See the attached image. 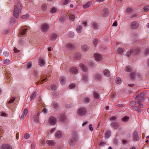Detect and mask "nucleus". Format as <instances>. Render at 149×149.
Segmentation results:
<instances>
[{
	"label": "nucleus",
	"instance_id": "obj_1",
	"mask_svg": "<svg viewBox=\"0 0 149 149\" xmlns=\"http://www.w3.org/2000/svg\"><path fill=\"white\" fill-rule=\"evenodd\" d=\"M22 8L21 4L19 1H17V4L15 5L14 10L13 16L16 18H17L19 16Z\"/></svg>",
	"mask_w": 149,
	"mask_h": 149
},
{
	"label": "nucleus",
	"instance_id": "obj_2",
	"mask_svg": "<svg viewBox=\"0 0 149 149\" xmlns=\"http://www.w3.org/2000/svg\"><path fill=\"white\" fill-rule=\"evenodd\" d=\"M139 52V48H133L127 52L126 54V55L127 56H129L132 54L136 55Z\"/></svg>",
	"mask_w": 149,
	"mask_h": 149
},
{
	"label": "nucleus",
	"instance_id": "obj_3",
	"mask_svg": "<svg viewBox=\"0 0 149 149\" xmlns=\"http://www.w3.org/2000/svg\"><path fill=\"white\" fill-rule=\"evenodd\" d=\"M77 112L79 115L84 116L87 113V110L84 107H82L78 109Z\"/></svg>",
	"mask_w": 149,
	"mask_h": 149
},
{
	"label": "nucleus",
	"instance_id": "obj_4",
	"mask_svg": "<svg viewBox=\"0 0 149 149\" xmlns=\"http://www.w3.org/2000/svg\"><path fill=\"white\" fill-rule=\"evenodd\" d=\"M77 139V135L70 138L69 140V143L70 145L71 146L74 145L76 143Z\"/></svg>",
	"mask_w": 149,
	"mask_h": 149
},
{
	"label": "nucleus",
	"instance_id": "obj_5",
	"mask_svg": "<svg viewBox=\"0 0 149 149\" xmlns=\"http://www.w3.org/2000/svg\"><path fill=\"white\" fill-rule=\"evenodd\" d=\"M139 26V23L135 21L132 22L130 25V28L132 29H136Z\"/></svg>",
	"mask_w": 149,
	"mask_h": 149
},
{
	"label": "nucleus",
	"instance_id": "obj_6",
	"mask_svg": "<svg viewBox=\"0 0 149 149\" xmlns=\"http://www.w3.org/2000/svg\"><path fill=\"white\" fill-rule=\"evenodd\" d=\"M133 139L134 141H138L139 140V135L136 131L134 132L133 135Z\"/></svg>",
	"mask_w": 149,
	"mask_h": 149
},
{
	"label": "nucleus",
	"instance_id": "obj_7",
	"mask_svg": "<svg viewBox=\"0 0 149 149\" xmlns=\"http://www.w3.org/2000/svg\"><path fill=\"white\" fill-rule=\"evenodd\" d=\"M94 56L95 60L97 61H100L103 59L102 56L100 54L95 53Z\"/></svg>",
	"mask_w": 149,
	"mask_h": 149
},
{
	"label": "nucleus",
	"instance_id": "obj_8",
	"mask_svg": "<svg viewBox=\"0 0 149 149\" xmlns=\"http://www.w3.org/2000/svg\"><path fill=\"white\" fill-rule=\"evenodd\" d=\"M49 25L47 24H44L41 26V29L43 32H46L49 29Z\"/></svg>",
	"mask_w": 149,
	"mask_h": 149
},
{
	"label": "nucleus",
	"instance_id": "obj_9",
	"mask_svg": "<svg viewBox=\"0 0 149 149\" xmlns=\"http://www.w3.org/2000/svg\"><path fill=\"white\" fill-rule=\"evenodd\" d=\"M56 118L53 116L50 117L49 119V122L51 125H54L56 123Z\"/></svg>",
	"mask_w": 149,
	"mask_h": 149
},
{
	"label": "nucleus",
	"instance_id": "obj_10",
	"mask_svg": "<svg viewBox=\"0 0 149 149\" xmlns=\"http://www.w3.org/2000/svg\"><path fill=\"white\" fill-rule=\"evenodd\" d=\"M109 12V9L107 8H105L102 13V15L103 17H106L108 16Z\"/></svg>",
	"mask_w": 149,
	"mask_h": 149
},
{
	"label": "nucleus",
	"instance_id": "obj_11",
	"mask_svg": "<svg viewBox=\"0 0 149 149\" xmlns=\"http://www.w3.org/2000/svg\"><path fill=\"white\" fill-rule=\"evenodd\" d=\"M79 66L84 72H86L88 70L87 67L84 64L80 63Z\"/></svg>",
	"mask_w": 149,
	"mask_h": 149
},
{
	"label": "nucleus",
	"instance_id": "obj_12",
	"mask_svg": "<svg viewBox=\"0 0 149 149\" xmlns=\"http://www.w3.org/2000/svg\"><path fill=\"white\" fill-rule=\"evenodd\" d=\"M111 126L114 129H116L118 127L119 125L117 122L113 121L111 123Z\"/></svg>",
	"mask_w": 149,
	"mask_h": 149
},
{
	"label": "nucleus",
	"instance_id": "obj_13",
	"mask_svg": "<svg viewBox=\"0 0 149 149\" xmlns=\"http://www.w3.org/2000/svg\"><path fill=\"white\" fill-rule=\"evenodd\" d=\"M1 149H12L11 147L8 144H5L2 145Z\"/></svg>",
	"mask_w": 149,
	"mask_h": 149
},
{
	"label": "nucleus",
	"instance_id": "obj_14",
	"mask_svg": "<svg viewBox=\"0 0 149 149\" xmlns=\"http://www.w3.org/2000/svg\"><path fill=\"white\" fill-rule=\"evenodd\" d=\"M102 77L101 75L99 74H96L95 75L94 78L95 79L97 80H100L101 79Z\"/></svg>",
	"mask_w": 149,
	"mask_h": 149
},
{
	"label": "nucleus",
	"instance_id": "obj_15",
	"mask_svg": "<svg viewBox=\"0 0 149 149\" xmlns=\"http://www.w3.org/2000/svg\"><path fill=\"white\" fill-rule=\"evenodd\" d=\"M59 81L61 85H64L66 82V80L65 77L63 76L61 77L59 79Z\"/></svg>",
	"mask_w": 149,
	"mask_h": 149
},
{
	"label": "nucleus",
	"instance_id": "obj_16",
	"mask_svg": "<svg viewBox=\"0 0 149 149\" xmlns=\"http://www.w3.org/2000/svg\"><path fill=\"white\" fill-rule=\"evenodd\" d=\"M47 143L49 146H53L55 144V142L53 140H48L46 141Z\"/></svg>",
	"mask_w": 149,
	"mask_h": 149
},
{
	"label": "nucleus",
	"instance_id": "obj_17",
	"mask_svg": "<svg viewBox=\"0 0 149 149\" xmlns=\"http://www.w3.org/2000/svg\"><path fill=\"white\" fill-rule=\"evenodd\" d=\"M51 106L52 108L53 109V110H56L58 107V106L57 104L54 102L52 103Z\"/></svg>",
	"mask_w": 149,
	"mask_h": 149
},
{
	"label": "nucleus",
	"instance_id": "obj_18",
	"mask_svg": "<svg viewBox=\"0 0 149 149\" xmlns=\"http://www.w3.org/2000/svg\"><path fill=\"white\" fill-rule=\"evenodd\" d=\"M23 30L22 31H20V33L19 34V36H22L24 35L26 33V31L28 30V28H26L24 29H22Z\"/></svg>",
	"mask_w": 149,
	"mask_h": 149
},
{
	"label": "nucleus",
	"instance_id": "obj_19",
	"mask_svg": "<svg viewBox=\"0 0 149 149\" xmlns=\"http://www.w3.org/2000/svg\"><path fill=\"white\" fill-rule=\"evenodd\" d=\"M62 136V134L61 132L58 131L55 134V136L56 138H61Z\"/></svg>",
	"mask_w": 149,
	"mask_h": 149
},
{
	"label": "nucleus",
	"instance_id": "obj_20",
	"mask_svg": "<svg viewBox=\"0 0 149 149\" xmlns=\"http://www.w3.org/2000/svg\"><path fill=\"white\" fill-rule=\"evenodd\" d=\"M81 57V54L79 53H76L74 55V58L77 60L80 59Z\"/></svg>",
	"mask_w": 149,
	"mask_h": 149
},
{
	"label": "nucleus",
	"instance_id": "obj_21",
	"mask_svg": "<svg viewBox=\"0 0 149 149\" xmlns=\"http://www.w3.org/2000/svg\"><path fill=\"white\" fill-rule=\"evenodd\" d=\"M39 63L40 66H42L45 64V61L43 59L41 58L39 60Z\"/></svg>",
	"mask_w": 149,
	"mask_h": 149
},
{
	"label": "nucleus",
	"instance_id": "obj_22",
	"mask_svg": "<svg viewBox=\"0 0 149 149\" xmlns=\"http://www.w3.org/2000/svg\"><path fill=\"white\" fill-rule=\"evenodd\" d=\"M104 73L105 76L109 77L110 76V72L108 70H105L104 71Z\"/></svg>",
	"mask_w": 149,
	"mask_h": 149
},
{
	"label": "nucleus",
	"instance_id": "obj_23",
	"mask_svg": "<svg viewBox=\"0 0 149 149\" xmlns=\"http://www.w3.org/2000/svg\"><path fill=\"white\" fill-rule=\"evenodd\" d=\"M82 29V26L79 25L77 27L76 30L78 33H80L81 32Z\"/></svg>",
	"mask_w": 149,
	"mask_h": 149
},
{
	"label": "nucleus",
	"instance_id": "obj_24",
	"mask_svg": "<svg viewBox=\"0 0 149 149\" xmlns=\"http://www.w3.org/2000/svg\"><path fill=\"white\" fill-rule=\"evenodd\" d=\"M66 116L64 114H62L60 115V119L61 121H64L65 120Z\"/></svg>",
	"mask_w": 149,
	"mask_h": 149
},
{
	"label": "nucleus",
	"instance_id": "obj_25",
	"mask_svg": "<svg viewBox=\"0 0 149 149\" xmlns=\"http://www.w3.org/2000/svg\"><path fill=\"white\" fill-rule=\"evenodd\" d=\"M92 4L91 2H88L83 6V8H87L89 7Z\"/></svg>",
	"mask_w": 149,
	"mask_h": 149
},
{
	"label": "nucleus",
	"instance_id": "obj_26",
	"mask_svg": "<svg viewBox=\"0 0 149 149\" xmlns=\"http://www.w3.org/2000/svg\"><path fill=\"white\" fill-rule=\"evenodd\" d=\"M70 71L73 73H75L77 71V68L75 67H71L70 69Z\"/></svg>",
	"mask_w": 149,
	"mask_h": 149
},
{
	"label": "nucleus",
	"instance_id": "obj_27",
	"mask_svg": "<svg viewBox=\"0 0 149 149\" xmlns=\"http://www.w3.org/2000/svg\"><path fill=\"white\" fill-rule=\"evenodd\" d=\"M82 49L84 51H87L88 50V48L86 45H84L81 47Z\"/></svg>",
	"mask_w": 149,
	"mask_h": 149
},
{
	"label": "nucleus",
	"instance_id": "obj_28",
	"mask_svg": "<svg viewBox=\"0 0 149 149\" xmlns=\"http://www.w3.org/2000/svg\"><path fill=\"white\" fill-rule=\"evenodd\" d=\"M111 134V132L110 130H107L105 133V136L106 137L108 138L110 137Z\"/></svg>",
	"mask_w": 149,
	"mask_h": 149
},
{
	"label": "nucleus",
	"instance_id": "obj_29",
	"mask_svg": "<svg viewBox=\"0 0 149 149\" xmlns=\"http://www.w3.org/2000/svg\"><path fill=\"white\" fill-rule=\"evenodd\" d=\"M66 46L67 48L70 49H72L74 47V46L72 44L69 43L67 44Z\"/></svg>",
	"mask_w": 149,
	"mask_h": 149
},
{
	"label": "nucleus",
	"instance_id": "obj_30",
	"mask_svg": "<svg viewBox=\"0 0 149 149\" xmlns=\"http://www.w3.org/2000/svg\"><path fill=\"white\" fill-rule=\"evenodd\" d=\"M116 82L118 84H120L121 82V79L120 78L117 77L116 78Z\"/></svg>",
	"mask_w": 149,
	"mask_h": 149
},
{
	"label": "nucleus",
	"instance_id": "obj_31",
	"mask_svg": "<svg viewBox=\"0 0 149 149\" xmlns=\"http://www.w3.org/2000/svg\"><path fill=\"white\" fill-rule=\"evenodd\" d=\"M132 68L130 66H128L126 67V70L127 72H130L132 71Z\"/></svg>",
	"mask_w": 149,
	"mask_h": 149
},
{
	"label": "nucleus",
	"instance_id": "obj_32",
	"mask_svg": "<svg viewBox=\"0 0 149 149\" xmlns=\"http://www.w3.org/2000/svg\"><path fill=\"white\" fill-rule=\"evenodd\" d=\"M141 100H140V99H139L138 100L137 102L139 104V107L140 108H142L143 107V104L141 103Z\"/></svg>",
	"mask_w": 149,
	"mask_h": 149
},
{
	"label": "nucleus",
	"instance_id": "obj_33",
	"mask_svg": "<svg viewBox=\"0 0 149 149\" xmlns=\"http://www.w3.org/2000/svg\"><path fill=\"white\" fill-rule=\"evenodd\" d=\"M145 97V94H144V93H141L140 95V97H139V98H140V99H140V100H141V101H142L143 98L144 97Z\"/></svg>",
	"mask_w": 149,
	"mask_h": 149
},
{
	"label": "nucleus",
	"instance_id": "obj_34",
	"mask_svg": "<svg viewBox=\"0 0 149 149\" xmlns=\"http://www.w3.org/2000/svg\"><path fill=\"white\" fill-rule=\"evenodd\" d=\"M66 17L65 16L61 17L59 19L60 21L61 22H64L65 21Z\"/></svg>",
	"mask_w": 149,
	"mask_h": 149
},
{
	"label": "nucleus",
	"instance_id": "obj_35",
	"mask_svg": "<svg viewBox=\"0 0 149 149\" xmlns=\"http://www.w3.org/2000/svg\"><path fill=\"white\" fill-rule=\"evenodd\" d=\"M43 11H45L47 9V7L45 3H43L41 7Z\"/></svg>",
	"mask_w": 149,
	"mask_h": 149
},
{
	"label": "nucleus",
	"instance_id": "obj_36",
	"mask_svg": "<svg viewBox=\"0 0 149 149\" xmlns=\"http://www.w3.org/2000/svg\"><path fill=\"white\" fill-rule=\"evenodd\" d=\"M32 66V63L30 61L28 62L27 64V68L28 69L31 68Z\"/></svg>",
	"mask_w": 149,
	"mask_h": 149
},
{
	"label": "nucleus",
	"instance_id": "obj_37",
	"mask_svg": "<svg viewBox=\"0 0 149 149\" xmlns=\"http://www.w3.org/2000/svg\"><path fill=\"white\" fill-rule=\"evenodd\" d=\"M145 12H147L149 11V6L147 5L143 8Z\"/></svg>",
	"mask_w": 149,
	"mask_h": 149
},
{
	"label": "nucleus",
	"instance_id": "obj_38",
	"mask_svg": "<svg viewBox=\"0 0 149 149\" xmlns=\"http://www.w3.org/2000/svg\"><path fill=\"white\" fill-rule=\"evenodd\" d=\"M51 89L53 91H55L56 90V87L55 85H52L50 86Z\"/></svg>",
	"mask_w": 149,
	"mask_h": 149
},
{
	"label": "nucleus",
	"instance_id": "obj_39",
	"mask_svg": "<svg viewBox=\"0 0 149 149\" xmlns=\"http://www.w3.org/2000/svg\"><path fill=\"white\" fill-rule=\"evenodd\" d=\"M69 17L70 20L73 21L75 18V16L71 14L69 16Z\"/></svg>",
	"mask_w": 149,
	"mask_h": 149
},
{
	"label": "nucleus",
	"instance_id": "obj_40",
	"mask_svg": "<svg viewBox=\"0 0 149 149\" xmlns=\"http://www.w3.org/2000/svg\"><path fill=\"white\" fill-rule=\"evenodd\" d=\"M124 52V50L121 48H119L118 49L117 53L120 54H122Z\"/></svg>",
	"mask_w": 149,
	"mask_h": 149
},
{
	"label": "nucleus",
	"instance_id": "obj_41",
	"mask_svg": "<svg viewBox=\"0 0 149 149\" xmlns=\"http://www.w3.org/2000/svg\"><path fill=\"white\" fill-rule=\"evenodd\" d=\"M129 118V117L128 116H126L122 118V121L124 122H126L128 121Z\"/></svg>",
	"mask_w": 149,
	"mask_h": 149
},
{
	"label": "nucleus",
	"instance_id": "obj_42",
	"mask_svg": "<svg viewBox=\"0 0 149 149\" xmlns=\"http://www.w3.org/2000/svg\"><path fill=\"white\" fill-rule=\"evenodd\" d=\"M29 15L28 14H27L26 15H23L22 16V18L24 19H26L29 17Z\"/></svg>",
	"mask_w": 149,
	"mask_h": 149
},
{
	"label": "nucleus",
	"instance_id": "obj_43",
	"mask_svg": "<svg viewBox=\"0 0 149 149\" xmlns=\"http://www.w3.org/2000/svg\"><path fill=\"white\" fill-rule=\"evenodd\" d=\"M136 104V102L135 101H132L130 103V106L132 107L134 106Z\"/></svg>",
	"mask_w": 149,
	"mask_h": 149
},
{
	"label": "nucleus",
	"instance_id": "obj_44",
	"mask_svg": "<svg viewBox=\"0 0 149 149\" xmlns=\"http://www.w3.org/2000/svg\"><path fill=\"white\" fill-rule=\"evenodd\" d=\"M36 92H34L32 95H31V100L32 99L36 97Z\"/></svg>",
	"mask_w": 149,
	"mask_h": 149
},
{
	"label": "nucleus",
	"instance_id": "obj_45",
	"mask_svg": "<svg viewBox=\"0 0 149 149\" xmlns=\"http://www.w3.org/2000/svg\"><path fill=\"white\" fill-rule=\"evenodd\" d=\"M90 99L88 97H86L84 99V102L86 103H88L89 102Z\"/></svg>",
	"mask_w": 149,
	"mask_h": 149
},
{
	"label": "nucleus",
	"instance_id": "obj_46",
	"mask_svg": "<svg viewBox=\"0 0 149 149\" xmlns=\"http://www.w3.org/2000/svg\"><path fill=\"white\" fill-rule=\"evenodd\" d=\"M71 1V0H65L64 1L63 3V5L68 4V3Z\"/></svg>",
	"mask_w": 149,
	"mask_h": 149
},
{
	"label": "nucleus",
	"instance_id": "obj_47",
	"mask_svg": "<svg viewBox=\"0 0 149 149\" xmlns=\"http://www.w3.org/2000/svg\"><path fill=\"white\" fill-rule=\"evenodd\" d=\"M98 42V40L96 38L94 40H93V43L95 46H96Z\"/></svg>",
	"mask_w": 149,
	"mask_h": 149
},
{
	"label": "nucleus",
	"instance_id": "obj_48",
	"mask_svg": "<svg viewBox=\"0 0 149 149\" xmlns=\"http://www.w3.org/2000/svg\"><path fill=\"white\" fill-rule=\"evenodd\" d=\"M94 97L96 99H98L99 97V95L98 94L95 92L94 93Z\"/></svg>",
	"mask_w": 149,
	"mask_h": 149
},
{
	"label": "nucleus",
	"instance_id": "obj_49",
	"mask_svg": "<svg viewBox=\"0 0 149 149\" xmlns=\"http://www.w3.org/2000/svg\"><path fill=\"white\" fill-rule=\"evenodd\" d=\"M9 54V52L8 51L4 52L3 53V56L7 57Z\"/></svg>",
	"mask_w": 149,
	"mask_h": 149
},
{
	"label": "nucleus",
	"instance_id": "obj_50",
	"mask_svg": "<svg viewBox=\"0 0 149 149\" xmlns=\"http://www.w3.org/2000/svg\"><path fill=\"white\" fill-rule=\"evenodd\" d=\"M56 9L54 8H53L51 9L50 12L51 13H53L56 12Z\"/></svg>",
	"mask_w": 149,
	"mask_h": 149
},
{
	"label": "nucleus",
	"instance_id": "obj_51",
	"mask_svg": "<svg viewBox=\"0 0 149 149\" xmlns=\"http://www.w3.org/2000/svg\"><path fill=\"white\" fill-rule=\"evenodd\" d=\"M68 35L70 37H72L74 36V33L72 31L70 32L69 33Z\"/></svg>",
	"mask_w": 149,
	"mask_h": 149
},
{
	"label": "nucleus",
	"instance_id": "obj_52",
	"mask_svg": "<svg viewBox=\"0 0 149 149\" xmlns=\"http://www.w3.org/2000/svg\"><path fill=\"white\" fill-rule=\"evenodd\" d=\"M15 98H14V97H12L10 99V100L9 101L8 103L10 104L12 103L15 100Z\"/></svg>",
	"mask_w": 149,
	"mask_h": 149
},
{
	"label": "nucleus",
	"instance_id": "obj_53",
	"mask_svg": "<svg viewBox=\"0 0 149 149\" xmlns=\"http://www.w3.org/2000/svg\"><path fill=\"white\" fill-rule=\"evenodd\" d=\"M9 60L7 59L4 61L3 63L4 64L7 65L9 63Z\"/></svg>",
	"mask_w": 149,
	"mask_h": 149
},
{
	"label": "nucleus",
	"instance_id": "obj_54",
	"mask_svg": "<svg viewBox=\"0 0 149 149\" xmlns=\"http://www.w3.org/2000/svg\"><path fill=\"white\" fill-rule=\"evenodd\" d=\"M110 120L113 121H115L116 120V118L114 116H112L110 117Z\"/></svg>",
	"mask_w": 149,
	"mask_h": 149
},
{
	"label": "nucleus",
	"instance_id": "obj_55",
	"mask_svg": "<svg viewBox=\"0 0 149 149\" xmlns=\"http://www.w3.org/2000/svg\"><path fill=\"white\" fill-rule=\"evenodd\" d=\"M75 86V84H70L69 86V88L70 89H72L74 88Z\"/></svg>",
	"mask_w": 149,
	"mask_h": 149
},
{
	"label": "nucleus",
	"instance_id": "obj_56",
	"mask_svg": "<svg viewBox=\"0 0 149 149\" xmlns=\"http://www.w3.org/2000/svg\"><path fill=\"white\" fill-rule=\"evenodd\" d=\"M93 28L94 29L97 28L98 26V25L97 23H93Z\"/></svg>",
	"mask_w": 149,
	"mask_h": 149
},
{
	"label": "nucleus",
	"instance_id": "obj_57",
	"mask_svg": "<svg viewBox=\"0 0 149 149\" xmlns=\"http://www.w3.org/2000/svg\"><path fill=\"white\" fill-rule=\"evenodd\" d=\"M1 116H2L6 117L8 116V115L6 113L2 112L1 114Z\"/></svg>",
	"mask_w": 149,
	"mask_h": 149
},
{
	"label": "nucleus",
	"instance_id": "obj_58",
	"mask_svg": "<svg viewBox=\"0 0 149 149\" xmlns=\"http://www.w3.org/2000/svg\"><path fill=\"white\" fill-rule=\"evenodd\" d=\"M38 118L39 117L36 116V115L35 116H34L33 117V119L36 122L38 121Z\"/></svg>",
	"mask_w": 149,
	"mask_h": 149
},
{
	"label": "nucleus",
	"instance_id": "obj_59",
	"mask_svg": "<svg viewBox=\"0 0 149 149\" xmlns=\"http://www.w3.org/2000/svg\"><path fill=\"white\" fill-rule=\"evenodd\" d=\"M106 144L105 142H102L100 143L99 145L100 146H104Z\"/></svg>",
	"mask_w": 149,
	"mask_h": 149
},
{
	"label": "nucleus",
	"instance_id": "obj_60",
	"mask_svg": "<svg viewBox=\"0 0 149 149\" xmlns=\"http://www.w3.org/2000/svg\"><path fill=\"white\" fill-rule=\"evenodd\" d=\"M89 129L91 131H92L93 130V129L92 127V125L91 124H90L89 126Z\"/></svg>",
	"mask_w": 149,
	"mask_h": 149
},
{
	"label": "nucleus",
	"instance_id": "obj_61",
	"mask_svg": "<svg viewBox=\"0 0 149 149\" xmlns=\"http://www.w3.org/2000/svg\"><path fill=\"white\" fill-rule=\"evenodd\" d=\"M28 113V110L26 109H25L24 110V112H23V114L24 115H26Z\"/></svg>",
	"mask_w": 149,
	"mask_h": 149
},
{
	"label": "nucleus",
	"instance_id": "obj_62",
	"mask_svg": "<svg viewBox=\"0 0 149 149\" xmlns=\"http://www.w3.org/2000/svg\"><path fill=\"white\" fill-rule=\"evenodd\" d=\"M29 136H30V135H29V134L27 133L26 134H25L24 136V137L26 139H28V138H29Z\"/></svg>",
	"mask_w": 149,
	"mask_h": 149
},
{
	"label": "nucleus",
	"instance_id": "obj_63",
	"mask_svg": "<svg viewBox=\"0 0 149 149\" xmlns=\"http://www.w3.org/2000/svg\"><path fill=\"white\" fill-rule=\"evenodd\" d=\"M87 77L86 75H84L83 76V80L85 81H86L87 80Z\"/></svg>",
	"mask_w": 149,
	"mask_h": 149
},
{
	"label": "nucleus",
	"instance_id": "obj_64",
	"mask_svg": "<svg viewBox=\"0 0 149 149\" xmlns=\"http://www.w3.org/2000/svg\"><path fill=\"white\" fill-rule=\"evenodd\" d=\"M13 50L15 53H18L19 52V50H18L15 47L14 48Z\"/></svg>",
	"mask_w": 149,
	"mask_h": 149
}]
</instances>
